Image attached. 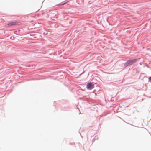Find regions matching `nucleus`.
Listing matches in <instances>:
<instances>
[{"label":"nucleus","mask_w":151,"mask_h":151,"mask_svg":"<svg viewBox=\"0 0 151 151\" xmlns=\"http://www.w3.org/2000/svg\"><path fill=\"white\" fill-rule=\"evenodd\" d=\"M137 61V59H136L130 60L127 62L126 64H127L128 65H131L133 63L136 62Z\"/></svg>","instance_id":"1"},{"label":"nucleus","mask_w":151,"mask_h":151,"mask_svg":"<svg viewBox=\"0 0 151 151\" xmlns=\"http://www.w3.org/2000/svg\"><path fill=\"white\" fill-rule=\"evenodd\" d=\"M94 87V85L93 83H88L87 85V88L89 89H91L93 88Z\"/></svg>","instance_id":"2"},{"label":"nucleus","mask_w":151,"mask_h":151,"mask_svg":"<svg viewBox=\"0 0 151 151\" xmlns=\"http://www.w3.org/2000/svg\"><path fill=\"white\" fill-rule=\"evenodd\" d=\"M19 22H11L9 23L8 25L9 26H11L12 25H14L18 24Z\"/></svg>","instance_id":"3"},{"label":"nucleus","mask_w":151,"mask_h":151,"mask_svg":"<svg viewBox=\"0 0 151 151\" xmlns=\"http://www.w3.org/2000/svg\"><path fill=\"white\" fill-rule=\"evenodd\" d=\"M149 80L151 82V77L149 78Z\"/></svg>","instance_id":"4"}]
</instances>
